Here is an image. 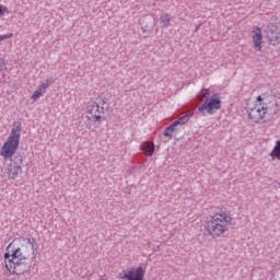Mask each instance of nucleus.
Wrapping results in <instances>:
<instances>
[{
  "mask_svg": "<svg viewBox=\"0 0 280 280\" xmlns=\"http://www.w3.org/2000/svg\"><path fill=\"white\" fill-rule=\"evenodd\" d=\"M21 246L13 249L12 243L7 247L4 253V267L11 275H23L25 272L27 259L36 261V238L35 237H22L20 238Z\"/></svg>",
  "mask_w": 280,
  "mask_h": 280,
  "instance_id": "nucleus-1",
  "label": "nucleus"
},
{
  "mask_svg": "<svg viewBox=\"0 0 280 280\" xmlns=\"http://www.w3.org/2000/svg\"><path fill=\"white\" fill-rule=\"evenodd\" d=\"M270 113L277 115V102H272L262 95L257 96L255 105L247 108L248 118L254 124H260V121L268 119Z\"/></svg>",
  "mask_w": 280,
  "mask_h": 280,
  "instance_id": "nucleus-2",
  "label": "nucleus"
},
{
  "mask_svg": "<svg viewBox=\"0 0 280 280\" xmlns=\"http://www.w3.org/2000/svg\"><path fill=\"white\" fill-rule=\"evenodd\" d=\"M233 224V215L226 211H221L214 213L210 220L207 222L206 231L210 237L217 240V237H222L224 233L231 229Z\"/></svg>",
  "mask_w": 280,
  "mask_h": 280,
  "instance_id": "nucleus-3",
  "label": "nucleus"
},
{
  "mask_svg": "<svg viewBox=\"0 0 280 280\" xmlns=\"http://www.w3.org/2000/svg\"><path fill=\"white\" fill-rule=\"evenodd\" d=\"M21 143V121L13 122L11 133L7 141L3 143L0 150V156L3 159H12L19 150V144Z\"/></svg>",
  "mask_w": 280,
  "mask_h": 280,
  "instance_id": "nucleus-4",
  "label": "nucleus"
},
{
  "mask_svg": "<svg viewBox=\"0 0 280 280\" xmlns=\"http://www.w3.org/2000/svg\"><path fill=\"white\" fill-rule=\"evenodd\" d=\"M106 110H108V104L106 103V101L90 103L88 106V114L90 116H82V120L84 121L85 127L91 129V126H93V124L102 119V115H104Z\"/></svg>",
  "mask_w": 280,
  "mask_h": 280,
  "instance_id": "nucleus-5",
  "label": "nucleus"
},
{
  "mask_svg": "<svg viewBox=\"0 0 280 280\" xmlns=\"http://www.w3.org/2000/svg\"><path fill=\"white\" fill-rule=\"evenodd\" d=\"M222 108V101L220 98H207L201 106L198 107L199 113L205 115V113H208V115H214V113H218Z\"/></svg>",
  "mask_w": 280,
  "mask_h": 280,
  "instance_id": "nucleus-6",
  "label": "nucleus"
},
{
  "mask_svg": "<svg viewBox=\"0 0 280 280\" xmlns=\"http://www.w3.org/2000/svg\"><path fill=\"white\" fill-rule=\"evenodd\" d=\"M23 165V155H16L14 159L11 160V163L8 167V176L11 180H16L19 174H21V166Z\"/></svg>",
  "mask_w": 280,
  "mask_h": 280,
  "instance_id": "nucleus-7",
  "label": "nucleus"
},
{
  "mask_svg": "<svg viewBox=\"0 0 280 280\" xmlns=\"http://www.w3.org/2000/svg\"><path fill=\"white\" fill-rule=\"evenodd\" d=\"M252 43L255 51H261L264 49V32L261 27L256 26L252 31Z\"/></svg>",
  "mask_w": 280,
  "mask_h": 280,
  "instance_id": "nucleus-8",
  "label": "nucleus"
},
{
  "mask_svg": "<svg viewBox=\"0 0 280 280\" xmlns=\"http://www.w3.org/2000/svg\"><path fill=\"white\" fill-rule=\"evenodd\" d=\"M55 83H56L55 78L46 79L39 86H37L36 91L31 96V100H33V102H38V100H40V96L47 93V89H49L51 84H55Z\"/></svg>",
  "mask_w": 280,
  "mask_h": 280,
  "instance_id": "nucleus-9",
  "label": "nucleus"
},
{
  "mask_svg": "<svg viewBox=\"0 0 280 280\" xmlns=\"http://www.w3.org/2000/svg\"><path fill=\"white\" fill-rule=\"evenodd\" d=\"M267 38L269 40V45H272V47L280 45V23L270 25L269 31L267 32Z\"/></svg>",
  "mask_w": 280,
  "mask_h": 280,
  "instance_id": "nucleus-10",
  "label": "nucleus"
},
{
  "mask_svg": "<svg viewBox=\"0 0 280 280\" xmlns=\"http://www.w3.org/2000/svg\"><path fill=\"white\" fill-rule=\"evenodd\" d=\"M124 279H127V280H144L145 279V268L140 266V267H137V268L128 269L124 273Z\"/></svg>",
  "mask_w": 280,
  "mask_h": 280,
  "instance_id": "nucleus-11",
  "label": "nucleus"
},
{
  "mask_svg": "<svg viewBox=\"0 0 280 280\" xmlns=\"http://www.w3.org/2000/svg\"><path fill=\"white\" fill-rule=\"evenodd\" d=\"M191 117H194V113L190 112L182 117H179L177 120H175L173 122V126H185V124H187L189 121V119H191Z\"/></svg>",
  "mask_w": 280,
  "mask_h": 280,
  "instance_id": "nucleus-12",
  "label": "nucleus"
},
{
  "mask_svg": "<svg viewBox=\"0 0 280 280\" xmlns=\"http://www.w3.org/2000/svg\"><path fill=\"white\" fill-rule=\"evenodd\" d=\"M142 152L147 154V156H152L154 154V144L153 142H143L141 145Z\"/></svg>",
  "mask_w": 280,
  "mask_h": 280,
  "instance_id": "nucleus-13",
  "label": "nucleus"
},
{
  "mask_svg": "<svg viewBox=\"0 0 280 280\" xmlns=\"http://www.w3.org/2000/svg\"><path fill=\"white\" fill-rule=\"evenodd\" d=\"M160 23L162 27H170V23H172V15L170 13H163L160 18Z\"/></svg>",
  "mask_w": 280,
  "mask_h": 280,
  "instance_id": "nucleus-14",
  "label": "nucleus"
},
{
  "mask_svg": "<svg viewBox=\"0 0 280 280\" xmlns=\"http://www.w3.org/2000/svg\"><path fill=\"white\" fill-rule=\"evenodd\" d=\"M176 130V126H174V122L168 126L165 130H164V137H170V139H172V136L174 135V131Z\"/></svg>",
  "mask_w": 280,
  "mask_h": 280,
  "instance_id": "nucleus-15",
  "label": "nucleus"
},
{
  "mask_svg": "<svg viewBox=\"0 0 280 280\" xmlns=\"http://www.w3.org/2000/svg\"><path fill=\"white\" fill-rule=\"evenodd\" d=\"M199 97H201V100H208V97H211V91H209V89H202L199 92Z\"/></svg>",
  "mask_w": 280,
  "mask_h": 280,
  "instance_id": "nucleus-16",
  "label": "nucleus"
},
{
  "mask_svg": "<svg viewBox=\"0 0 280 280\" xmlns=\"http://www.w3.org/2000/svg\"><path fill=\"white\" fill-rule=\"evenodd\" d=\"M10 38H14V34L9 33V34H5V35H0V43L3 42V40H8Z\"/></svg>",
  "mask_w": 280,
  "mask_h": 280,
  "instance_id": "nucleus-17",
  "label": "nucleus"
},
{
  "mask_svg": "<svg viewBox=\"0 0 280 280\" xmlns=\"http://www.w3.org/2000/svg\"><path fill=\"white\" fill-rule=\"evenodd\" d=\"M8 12V8L0 4V16L1 14H5Z\"/></svg>",
  "mask_w": 280,
  "mask_h": 280,
  "instance_id": "nucleus-18",
  "label": "nucleus"
},
{
  "mask_svg": "<svg viewBox=\"0 0 280 280\" xmlns=\"http://www.w3.org/2000/svg\"><path fill=\"white\" fill-rule=\"evenodd\" d=\"M3 69V60L0 59V71Z\"/></svg>",
  "mask_w": 280,
  "mask_h": 280,
  "instance_id": "nucleus-19",
  "label": "nucleus"
}]
</instances>
